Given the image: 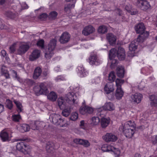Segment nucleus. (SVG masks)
<instances>
[{
    "label": "nucleus",
    "mask_w": 157,
    "mask_h": 157,
    "mask_svg": "<svg viewBox=\"0 0 157 157\" xmlns=\"http://www.w3.org/2000/svg\"><path fill=\"white\" fill-rule=\"evenodd\" d=\"M135 124L134 121H128L122 124L119 128L120 131L122 132L125 136L131 138L135 133Z\"/></svg>",
    "instance_id": "1"
},
{
    "label": "nucleus",
    "mask_w": 157,
    "mask_h": 157,
    "mask_svg": "<svg viewBox=\"0 0 157 157\" xmlns=\"http://www.w3.org/2000/svg\"><path fill=\"white\" fill-rule=\"evenodd\" d=\"M71 89L73 88V91L71 93L69 92L65 96V100L66 102L69 103V104L71 105L73 104H77L78 102V101L76 96L75 95V92H77L79 90L78 92L80 90L79 86H76L73 87L72 86L70 87Z\"/></svg>",
    "instance_id": "2"
},
{
    "label": "nucleus",
    "mask_w": 157,
    "mask_h": 157,
    "mask_svg": "<svg viewBox=\"0 0 157 157\" xmlns=\"http://www.w3.org/2000/svg\"><path fill=\"white\" fill-rule=\"evenodd\" d=\"M49 119L53 124L59 125L60 127H67L69 124L67 121L64 119H62V117L58 114H51L50 116Z\"/></svg>",
    "instance_id": "3"
},
{
    "label": "nucleus",
    "mask_w": 157,
    "mask_h": 157,
    "mask_svg": "<svg viewBox=\"0 0 157 157\" xmlns=\"http://www.w3.org/2000/svg\"><path fill=\"white\" fill-rule=\"evenodd\" d=\"M33 90L37 95L42 94L46 95L49 92L47 84L45 82L40 83L35 86L33 88Z\"/></svg>",
    "instance_id": "4"
},
{
    "label": "nucleus",
    "mask_w": 157,
    "mask_h": 157,
    "mask_svg": "<svg viewBox=\"0 0 157 157\" xmlns=\"http://www.w3.org/2000/svg\"><path fill=\"white\" fill-rule=\"evenodd\" d=\"M56 40L55 39L52 40L48 46V49L45 53V56L47 59L51 58L54 54V51L56 45Z\"/></svg>",
    "instance_id": "5"
},
{
    "label": "nucleus",
    "mask_w": 157,
    "mask_h": 157,
    "mask_svg": "<svg viewBox=\"0 0 157 157\" xmlns=\"http://www.w3.org/2000/svg\"><path fill=\"white\" fill-rule=\"evenodd\" d=\"M134 3L143 10H146L150 7L149 2L146 0H135Z\"/></svg>",
    "instance_id": "6"
},
{
    "label": "nucleus",
    "mask_w": 157,
    "mask_h": 157,
    "mask_svg": "<svg viewBox=\"0 0 157 157\" xmlns=\"http://www.w3.org/2000/svg\"><path fill=\"white\" fill-rule=\"evenodd\" d=\"M114 107L113 104L111 102H108L105 104L102 107L96 109L98 112V115L101 116L102 113L104 110L111 111L114 110Z\"/></svg>",
    "instance_id": "7"
},
{
    "label": "nucleus",
    "mask_w": 157,
    "mask_h": 157,
    "mask_svg": "<svg viewBox=\"0 0 157 157\" xmlns=\"http://www.w3.org/2000/svg\"><path fill=\"white\" fill-rule=\"evenodd\" d=\"M116 52V50L115 48H112L109 51V57L110 60L109 62L111 63L110 66L111 68H114L116 65L117 60L113 59L115 56Z\"/></svg>",
    "instance_id": "8"
},
{
    "label": "nucleus",
    "mask_w": 157,
    "mask_h": 157,
    "mask_svg": "<svg viewBox=\"0 0 157 157\" xmlns=\"http://www.w3.org/2000/svg\"><path fill=\"white\" fill-rule=\"evenodd\" d=\"M29 48V45L27 44H21L17 50V54L22 55L25 53Z\"/></svg>",
    "instance_id": "9"
},
{
    "label": "nucleus",
    "mask_w": 157,
    "mask_h": 157,
    "mask_svg": "<svg viewBox=\"0 0 157 157\" xmlns=\"http://www.w3.org/2000/svg\"><path fill=\"white\" fill-rule=\"evenodd\" d=\"M102 138L106 142H115L117 139L116 136L111 133H107L103 136Z\"/></svg>",
    "instance_id": "10"
},
{
    "label": "nucleus",
    "mask_w": 157,
    "mask_h": 157,
    "mask_svg": "<svg viewBox=\"0 0 157 157\" xmlns=\"http://www.w3.org/2000/svg\"><path fill=\"white\" fill-rule=\"evenodd\" d=\"M93 111L94 109L91 107L85 105L81 107L79 109L80 113L82 115L91 114Z\"/></svg>",
    "instance_id": "11"
},
{
    "label": "nucleus",
    "mask_w": 157,
    "mask_h": 157,
    "mask_svg": "<svg viewBox=\"0 0 157 157\" xmlns=\"http://www.w3.org/2000/svg\"><path fill=\"white\" fill-rule=\"evenodd\" d=\"M88 61L91 65H98L101 62V61L98 59L97 56L94 55L91 56L88 59Z\"/></svg>",
    "instance_id": "12"
},
{
    "label": "nucleus",
    "mask_w": 157,
    "mask_h": 157,
    "mask_svg": "<svg viewBox=\"0 0 157 157\" xmlns=\"http://www.w3.org/2000/svg\"><path fill=\"white\" fill-rule=\"evenodd\" d=\"M45 126V124L43 122L36 121L31 123L30 127L32 129L36 130H38L40 127H43Z\"/></svg>",
    "instance_id": "13"
},
{
    "label": "nucleus",
    "mask_w": 157,
    "mask_h": 157,
    "mask_svg": "<svg viewBox=\"0 0 157 157\" xmlns=\"http://www.w3.org/2000/svg\"><path fill=\"white\" fill-rule=\"evenodd\" d=\"M70 38V36L69 34L67 32H64L60 36L59 41L61 44H65L69 41Z\"/></svg>",
    "instance_id": "14"
},
{
    "label": "nucleus",
    "mask_w": 157,
    "mask_h": 157,
    "mask_svg": "<svg viewBox=\"0 0 157 157\" xmlns=\"http://www.w3.org/2000/svg\"><path fill=\"white\" fill-rule=\"evenodd\" d=\"M131 98L132 102L139 103L142 99L143 96L141 94L136 93L132 94Z\"/></svg>",
    "instance_id": "15"
},
{
    "label": "nucleus",
    "mask_w": 157,
    "mask_h": 157,
    "mask_svg": "<svg viewBox=\"0 0 157 157\" xmlns=\"http://www.w3.org/2000/svg\"><path fill=\"white\" fill-rule=\"evenodd\" d=\"M73 141L76 144L82 145L86 147H88L90 145L88 141L86 140L76 138Z\"/></svg>",
    "instance_id": "16"
},
{
    "label": "nucleus",
    "mask_w": 157,
    "mask_h": 157,
    "mask_svg": "<svg viewBox=\"0 0 157 157\" xmlns=\"http://www.w3.org/2000/svg\"><path fill=\"white\" fill-rule=\"evenodd\" d=\"M77 69L78 70V74L81 77H85L88 74L87 71L84 69L82 65L78 66Z\"/></svg>",
    "instance_id": "17"
},
{
    "label": "nucleus",
    "mask_w": 157,
    "mask_h": 157,
    "mask_svg": "<svg viewBox=\"0 0 157 157\" xmlns=\"http://www.w3.org/2000/svg\"><path fill=\"white\" fill-rule=\"evenodd\" d=\"M58 103L59 106L61 109H63L65 107L69 105L68 104H69L66 101L65 98L62 97H59L58 98Z\"/></svg>",
    "instance_id": "18"
},
{
    "label": "nucleus",
    "mask_w": 157,
    "mask_h": 157,
    "mask_svg": "<svg viewBox=\"0 0 157 157\" xmlns=\"http://www.w3.org/2000/svg\"><path fill=\"white\" fill-rule=\"evenodd\" d=\"M106 38L110 44L113 45L116 44L117 37L112 33L108 34L106 36Z\"/></svg>",
    "instance_id": "19"
},
{
    "label": "nucleus",
    "mask_w": 157,
    "mask_h": 157,
    "mask_svg": "<svg viewBox=\"0 0 157 157\" xmlns=\"http://www.w3.org/2000/svg\"><path fill=\"white\" fill-rule=\"evenodd\" d=\"M95 31L94 28L91 25H89L83 29L82 34L85 36H88L93 33Z\"/></svg>",
    "instance_id": "20"
},
{
    "label": "nucleus",
    "mask_w": 157,
    "mask_h": 157,
    "mask_svg": "<svg viewBox=\"0 0 157 157\" xmlns=\"http://www.w3.org/2000/svg\"><path fill=\"white\" fill-rule=\"evenodd\" d=\"M117 56L119 59L121 60L124 59L125 54V51L123 48L121 47L118 48L117 51Z\"/></svg>",
    "instance_id": "21"
},
{
    "label": "nucleus",
    "mask_w": 157,
    "mask_h": 157,
    "mask_svg": "<svg viewBox=\"0 0 157 157\" xmlns=\"http://www.w3.org/2000/svg\"><path fill=\"white\" fill-rule=\"evenodd\" d=\"M135 29L136 32L138 33L141 34L144 33L145 30V27L144 24L142 23H140L135 27Z\"/></svg>",
    "instance_id": "22"
},
{
    "label": "nucleus",
    "mask_w": 157,
    "mask_h": 157,
    "mask_svg": "<svg viewBox=\"0 0 157 157\" xmlns=\"http://www.w3.org/2000/svg\"><path fill=\"white\" fill-rule=\"evenodd\" d=\"M42 72L41 69L40 67H36L34 70L33 78L35 79H37L41 76Z\"/></svg>",
    "instance_id": "23"
},
{
    "label": "nucleus",
    "mask_w": 157,
    "mask_h": 157,
    "mask_svg": "<svg viewBox=\"0 0 157 157\" xmlns=\"http://www.w3.org/2000/svg\"><path fill=\"white\" fill-rule=\"evenodd\" d=\"M40 51L38 50L33 51L31 54L30 56L29 59L31 61H33L38 58L40 56Z\"/></svg>",
    "instance_id": "24"
},
{
    "label": "nucleus",
    "mask_w": 157,
    "mask_h": 157,
    "mask_svg": "<svg viewBox=\"0 0 157 157\" xmlns=\"http://www.w3.org/2000/svg\"><path fill=\"white\" fill-rule=\"evenodd\" d=\"M139 41L137 39L132 41L129 46V50L131 51H135L137 48Z\"/></svg>",
    "instance_id": "25"
},
{
    "label": "nucleus",
    "mask_w": 157,
    "mask_h": 157,
    "mask_svg": "<svg viewBox=\"0 0 157 157\" xmlns=\"http://www.w3.org/2000/svg\"><path fill=\"white\" fill-rule=\"evenodd\" d=\"M104 91L107 94H109L112 92L114 90L113 86L112 83H108L105 86Z\"/></svg>",
    "instance_id": "26"
},
{
    "label": "nucleus",
    "mask_w": 157,
    "mask_h": 157,
    "mask_svg": "<svg viewBox=\"0 0 157 157\" xmlns=\"http://www.w3.org/2000/svg\"><path fill=\"white\" fill-rule=\"evenodd\" d=\"M149 98L151 106L157 108V96L152 95Z\"/></svg>",
    "instance_id": "27"
},
{
    "label": "nucleus",
    "mask_w": 157,
    "mask_h": 157,
    "mask_svg": "<svg viewBox=\"0 0 157 157\" xmlns=\"http://www.w3.org/2000/svg\"><path fill=\"white\" fill-rule=\"evenodd\" d=\"M137 38V40L140 42V43L142 42L149 35V33L147 31L145 32V30L143 33L140 34Z\"/></svg>",
    "instance_id": "28"
},
{
    "label": "nucleus",
    "mask_w": 157,
    "mask_h": 157,
    "mask_svg": "<svg viewBox=\"0 0 157 157\" xmlns=\"http://www.w3.org/2000/svg\"><path fill=\"white\" fill-rule=\"evenodd\" d=\"M9 133L5 130L2 131L0 133V137L3 142L7 141L9 140Z\"/></svg>",
    "instance_id": "29"
},
{
    "label": "nucleus",
    "mask_w": 157,
    "mask_h": 157,
    "mask_svg": "<svg viewBox=\"0 0 157 157\" xmlns=\"http://www.w3.org/2000/svg\"><path fill=\"white\" fill-rule=\"evenodd\" d=\"M117 76L120 78H123L124 75V67L122 66L118 67L117 69Z\"/></svg>",
    "instance_id": "30"
},
{
    "label": "nucleus",
    "mask_w": 157,
    "mask_h": 157,
    "mask_svg": "<svg viewBox=\"0 0 157 157\" xmlns=\"http://www.w3.org/2000/svg\"><path fill=\"white\" fill-rule=\"evenodd\" d=\"M54 144L52 142H48L46 144V149L48 153H51L54 149Z\"/></svg>",
    "instance_id": "31"
},
{
    "label": "nucleus",
    "mask_w": 157,
    "mask_h": 157,
    "mask_svg": "<svg viewBox=\"0 0 157 157\" xmlns=\"http://www.w3.org/2000/svg\"><path fill=\"white\" fill-rule=\"evenodd\" d=\"M30 129V126L25 124H21L19 127V130L21 132L29 131Z\"/></svg>",
    "instance_id": "32"
},
{
    "label": "nucleus",
    "mask_w": 157,
    "mask_h": 157,
    "mask_svg": "<svg viewBox=\"0 0 157 157\" xmlns=\"http://www.w3.org/2000/svg\"><path fill=\"white\" fill-rule=\"evenodd\" d=\"M62 113L64 117L68 116L71 112L70 107L69 105L65 107Z\"/></svg>",
    "instance_id": "33"
},
{
    "label": "nucleus",
    "mask_w": 157,
    "mask_h": 157,
    "mask_svg": "<svg viewBox=\"0 0 157 157\" xmlns=\"http://www.w3.org/2000/svg\"><path fill=\"white\" fill-rule=\"evenodd\" d=\"M110 122L109 119L108 118H102L101 120V123L102 128H105L108 126Z\"/></svg>",
    "instance_id": "34"
},
{
    "label": "nucleus",
    "mask_w": 157,
    "mask_h": 157,
    "mask_svg": "<svg viewBox=\"0 0 157 157\" xmlns=\"http://www.w3.org/2000/svg\"><path fill=\"white\" fill-rule=\"evenodd\" d=\"M123 94L124 92L121 88L117 89L115 96L117 99L119 100L121 99L123 96Z\"/></svg>",
    "instance_id": "35"
},
{
    "label": "nucleus",
    "mask_w": 157,
    "mask_h": 157,
    "mask_svg": "<svg viewBox=\"0 0 157 157\" xmlns=\"http://www.w3.org/2000/svg\"><path fill=\"white\" fill-rule=\"evenodd\" d=\"M47 98L49 100L55 101L57 99V96L56 93L52 91L48 95Z\"/></svg>",
    "instance_id": "36"
},
{
    "label": "nucleus",
    "mask_w": 157,
    "mask_h": 157,
    "mask_svg": "<svg viewBox=\"0 0 157 157\" xmlns=\"http://www.w3.org/2000/svg\"><path fill=\"white\" fill-rule=\"evenodd\" d=\"M32 148L28 145H26L22 151V152L25 155H30L31 153Z\"/></svg>",
    "instance_id": "37"
},
{
    "label": "nucleus",
    "mask_w": 157,
    "mask_h": 157,
    "mask_svg": "<svg viewBox=\"0 0 157 157\" xmlns=\"http://www.w3.org/2000/svg\"><path fill=\"white\" fill-rule=\"evenodd\" d=\"M26 145V144L24 142H21L17 143L16 147L17 150L21 152Z\"/></svg>",
    "instance_id": "38"
},
{
    "label": "nucleus",
    "mask_w": 157,
    "mask_h": 157,
    "mask_svg": "<svg viewBox=\"0 0 157 157\" xmlns=\"http://www.w3.org/2000/svg\"><path fill=\"white\" fill-rule=\"evenodd\" d=\"M100 121V119L98 117H93L91 118V124L93 125H96L98 124Z\"/></svg>",
    "instance_id": "39"
},
{
    "label": "nucleus",
    "mask_w": 157,
    "mask_h": 157,
    "mask_svg": "<svg viewBox=\"0 0 157 157\" xmlns=\"http://www.w3.org/2000/svg\"><path fill=\"white\" fill-rule=\"evenodd\" d=\"M13 102L16 105L17 112L19 113L22 112L23 109H22V106L21 104L19 101H17L16 100H14Z\"/></svg>",
    "instance_id": "40"
},
{
    "label": "nucleus",
    "mask_w": 157,
    "mask_h": 157,
    "mask_svg": "<svg viewBox=\"0 0 157 157\" xmlns=\"http://www.w3.org/2000/svg\"><path fill=\"white\" fill-rule=\"evenodd\" d=\"M116 76L114 72L113 71L111 72L109 74L108 80L110 82V83H112L114 82Z\"/></svg>",
    "instance_id": "41"
},
{
    "label": "nucleus",
    "mask_w": 157,
    "mask_h": 157,
    "mask_svg": "<svg viewBox=\"0 0 157 157\" xmlns=\"http://www.w3.org/2000/svg\"><path fill=\"white\" fill-rule=\"evenodd\" d=\"M107 28L104 25H102L99 26L98 29V32L101 33H104L107 32Z\"/></svg>",
    "instance_id": "42"
},
{
    "label": "nucleus",
    "mask_w": 157,
    "mask_h": 157,
    "mask_svg": "<svg viewBox=\"0 0 157 157\" xmlns=\"http://www.w3.org/2000/svg\"><path fill=\"white\" fill-rule=\"evenodd\" d=\"M124 80L119 78H117L116 80V86L117 89L121 88V86L124 82Z\"/></svg>",
    "instance_id": "43"
},
{
    "label": "nucleus",
    "mask_w": 157,
    "mask_h": 157,
    "mask_svg": "<svg viewBox=\"0 0 157 157\" xmlns=\"http://www.w3.org/2000/svg\"><path fill=\"white\" fill-rule=\"evenodd\" d=\"M17 43H14L10 45L9 47V52L11 53H13L16 51Z\"/></svg>",
    "instance_id": "44"
},
{
    "label": "nucleus",
    "mask_w": 157,
    "mask_h": 157,
    "mask_svg": "<svg viewBox=\"0 0 157 157\" xmlns=\"http://www.w3.org/2000/svg\"><path fill=\"white\" fill-rule=\"evenodd\" d=\"M5 15L8 17L12 19L16 17V15L11 11L6 12Z\"/></svg>",
    "instance_id": "45"
},
{
    "label": "nucleus",
    "mask_w": 157,
    "mask_h": 157,
    "mask_svg": "<svg viewBox=\"0 0 157 157\" xmlns=\"http://www.w3.org/2000/svg\"><path fill=\"white\" fill-rule=\"evenodd\" d=\"M58 15L57 13L55 11H53L50 13L49 17L50 18L52 19H55Z\"/></svg>",
    "instance_id": "46"
},
{
    "label": "nucleus",
    "mask_w": 157,
    "mask_h": 157,
    "mask_svg": "<svg viewBox=\"0 0 157 157\" xmlns=\"http://www.w3.org/2000/svg\"><path fill=\"white\" fill-rule=\"evenodd\" d=\"M78 114L76 112H75L72 113L70 119L72 121H75L78 119Z\"/></svg>",
    "instance_id": "47"
},
{
    "label": "nucleus",
    "mask_w": 157,
    "mask_h": 157,
    "mask_svg": "<svg viewBox=\"0 0 157 157\" xmlns=\"http://www.w3.org/2000/svg\"><path fill=\"white\" fill-rule=\"evenodd\" d=\"M21 117L19 114H14L12 116V120L15 122H18L21 119Z\"/></svg>",
    "instance_id": "48"
},
{
    "label": "nucleus",
    "mask_w": 157,
    "mask_h": 157,
    "mask_svg": "<svg viewBox=\"0 0 157 157\" xmlns=\"http://www.w3.org/2000/svg\"><path fill=\"white\" fill-rule=\"evenodd\" d=\"M6 105L7 107L10 109H11L13 107L12 101L10 99H7L6 101Z\"/></svg>",
    "instance_id": "49"
},
{
    "label": "nucleus",
    "mask_w": 157,
    "mask_h": 157,
    "mask_svg": "<svg viewBox=\"0 0 157 157\" xmlns=\"http://www.w3.org/2000/svg\"><path fill=\"white\" fill-rule=\"evenodd\" d=\"M107 149H108L107 152L111 151L115 152L117 150L116 148L113 146L111 145H108V144H107Z\"/></svg>",
    "instance_id": "50"
},
{
    "label": "nucleus",
    "mask_w": 157,
    "mask_h": 157,
    "mask_svg": "<svg viewBox=\"0 0 157 157\" xmlns=\"http://www.w3.org/2000/svg\"><path fill=\"white\" fill-rule=\"evenodd\" d=\"M80 126L81 128L84 129H85L86 126V122L84 120L81 121Z\"/></svg>",
    "instance_id": "51"
},
{
    "label": "nucleus",
    "mask_w": 157,
    "mask_h": 157,
    "mask_svg": "<svg viewBox=\"0 0 157 157\" xmlns=\"http://www.w3.org/2000/svg\"><path fill=\"white\" fill-rule=\"evenodd\" d=\"M12 72L14 74V77L20 82H21L22 80L18 76L17 72L14 70H12Z\"/></svg>",
    "instance_id": "52"
},
{
    "label": "nucleus",
    "mask_w": 157,
    "mask_h": 157,
    "mask_svg": "<svg viewBox=\"0 0 157 157\" xmlns=\"http://www.w3.org/2000/svg\"><path fill=\"white\" fill-rule=\"evenodd\" d=\"M75 7V5L74 4H67L65 7V10L66 12L69 9L72 8H74Z\"/></svg>",
    "instance_id": "53"
},
{
    "label": "nucleus",
    "mask_w": 157,
    "mask_h": 157,
    "mask_svg": "<svg viewBox=\"0 0 157 157\" xmlns=\"http://www.w3.org/2000/svg\"><path fill=\"white\" fill-rule=\"evenodd\" d=\"M44 41L43 40H41L38 41L37 45L40 47L41 48L44 47Z\"/></svg>",
    "instance_id": "54"
},
{
    "label": "nucleus",
    "mask_w": 157,
    "mask_h": 157,
    "mask_svg": "<svg viewBox=\"0 0 157 157\" xmlns=\"http://www.w3.org/2000/svg\"><path fill=\"white\" fill-rule=\"evenodd\" d=\"M47 17V14L45 13H43L39 16V18L41 20H44Z\"/></svg>",
    "instance_id": "55"
},
{
    "label": "nucleus",
    "mask_w": 157,
    "mask_h": 157,
    "mask_svg": "<svg viewBox=\"0 0 157 157\" xmlns=\"http://www.w3.org/2000/svg\"><path fill=\"white\" fill-rule=\"evenodd\" d=\"M55 79L56 81H59L61 80H64L65 79L63 76L59 75Z\"/></svg>",
    "instance_id": "56"
},
{
    "label": "nucleus",
    "mask_w": 157,
    "mask_h": 157,
    "mask_svg": "<svg viewBox=\"0 0 157 157\" xmlns=\"http://www.w3.org/2000/svg\"><path fill=\"white\" fill-rule=\"evenodd\" d=\"M100 82V79L99 78H96L95 79L92 80L91 82L93 83H98Z\"/></svg>",
    "instance_id": "57"
},
{
    "label": "nucleus",
    "mask_w": 157,
    "mask_h": 157,
    "mask_svg": "<svg viewBox=\"0 0 157 157\" xmlns=\"http://www.w3.org/2000/svg\"><path fill=\"white\" fill-rule=\"evenodd\" d=\"M101 150L104 152H107V144H104L101 147Z\"/></svg>",
    "instance_id": "58"
},
{
    "label": "nucleus",
    "mask_w": 157,
    "mask_h": 157,
    "mask_svg": "<svg viewBox=\"0 0 157 157\" xmlns=\"http://www.w3.org/2000/svg\"><path fill=\"white\" fill-rule=\"evenodd\" d=\"M21 7L22 9H27L28 8V6L25 2L22 3L21 4Z\"/></svg>",
    "instance_id": "59"
},
{
    "label": "nucleus",
    "mask_w": 157,
    "mask_h": 157,
    "mask_svg": "<svg viewBox=\"0 0 157 157\" xmlns=\"http://www.w3.org/2000/svg\"><path fill=\"white\" fill-rule=\"evenodd\" d=\"M4 24L3 23V21L2 19L0 18V29H3L4 27Z\"/></svg>",
    "instance_id": "60"
},
{
    "label": "nucleus",
    "mask_w": 157,
    "mask_h": 157,
    "mask_svg": "<svg viewBox=\"0 0 157 157\" xmlns=\"http://www.w3.org/2000/svg\"><path fill=\"white\" fill-rule=\"evenodd\" d=\"M144 83L143 82H141L140 85L138 86V87L140 90H142L144 87Z\"/></svg>",
    "instance_id": "61"
},
{
    "label": "nucleus",
    "mask_w": 157,
    "mask_h": 157,
    "mask_svg": "<svg viewBox=\"0 0 157 157\" xmlns=\"http://www.w3.org/2000/svg\"><path fill=\"white\" fill-rule=\"evenodd\" d=\"M152 143L154 144L157 145V135L155 136L154 140H152Z\"/></svg>",
    "instance_id": "62"
},
{
    "label": "nucleus",
    "mask_w": 157,
    "mask_h": 157,
    "mask_svg": "<svg viewBox=\"0 0 157 157\" xmlns=\"http://www.w3.org/2000/svg\"><path fill=\"white\" fill-rule=\"evenodd\" d=\"M1 73L3 75L8 73L7 70L3 68L2 69Z\"/></svg>",
    "instance_id": "63"
},
{
    "label": "nucleus",
    "mask_w": 157,
    "mask_h": 157,
    "mask_svg": "<svg viewBox=\"0 0 157 157\" xmlns=\"http://www.w3.org/2000/svg\"><path fill=\"white\" fill-rule=\"evenodd\" d=\"M1 53H2V56H4V57H5V56H6L7 53H6V52L5 50H2L1 51Z\"/></svg>",
    "instance_id": "64"
}]
</instances>
